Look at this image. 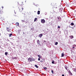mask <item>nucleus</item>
<instances>
[{
  "label": "nucleus",
  "instance_id": "obj_1",
  "mask_svg": "<svg viewBox=\"0 0 76 76\" xmlns=\"http://www.w3.org/2000/svg\"><path fill=\"white\" fill-rule=\"evenodd\" d=\"M23 5L22 4H20V7H19V10L20 12H22V10H23Z\"/></svg>",
  "mask_w": 76,
  "mask_h": 76
},
{
  "label": "nucleus",
  "instance_id": "obj_2",
  "mask_svg": "<svg viewBox=\"0 0 76 76\" xmlns=\"http://www.w3.org/2000/svg\"><path fill=\"white\" fill-rule=\"evenodd\" d=\"M45 20H44V19H43L41 20V22H42V23H45Z\"/></svg>",
  "mask_w": 76,
  "mask_h": 76
},
{
  "label": "nucleus",
  "instance_id": "obj_3",
  "mask_svg": "<svg viewBox=\"0 0 76 76\" xmlns=\"http://www.w3.org/2000/svg\"><path fill=\"white\" fill-rule=\"evenodd\" d=\"M28 61H32V58H31L30 57L29 58H28Z\"/></svg>",
  "mask_w": 76,
  "mask_h": 76
},
{
  "label": "nucleus",
  "instance_id": "obj_4",
  "mask_svg": "<svg viewBox=\"0 0 76 76\" xmlns=\"http://www.w3.org/2000/svg\"><path fill=\"white\" fill-rule=\"evenodd\" d=\"M68 72L69 75H71V76L72 75H73L72 73L71 72H70V71L69 70Z\"/></svg>",
  "mask_w": 76,
  "mask_h": 76
},
{
  "label": "nucleus",
  "instance_id": "obj_5",
  "mask_svg": "<svg viewBox=\"0 0 76 76\" xmlns=\"http://www.w3.org/2000/svg\"><path fill=\"white\" fill-rule=\"evenodd\" d=\"M37 42L38 44H39V45H40V43L39 42V40H37Z\"/></svg>",
  "mask_w": 76,
  "mask_h": 76
},
{
  "label": "nucleus",
  "instance_id": "obj_6",
  "mask_svg": "<svg viewBox=\"0 0 76 76\" xmlns=\"http://www.w3.org/2000/svg\"><path fill=\"white\" fill-rule=\"evenodd\" d=\"M7 31H8V32H10V29H9V28H7Z\"/></svg>",
  "mask_w": 76,
  "mask_h": 76
},
{
  "label": "nucleus",
  "instance_id": "obj_7",
  "mask_svg": "<svg viewBox=\"0 0 76 76\" xmlns=\"http://www.w3.org/2000/svg\"><path fill=\"white\" fill-rule=\"evenodd\" d=\"M12 60H15H15H16V59H17V57H12Z\"/></svg>",
  "mask_w": 76,
  "mask_h": 76
},
{
  "label": "nucleus",
  "instance_id": "obj_8",
  "mask_svg": "<svg viewBox=\"0 0 76 76\" xmlns=\"http://www.w3.org/2000/svg\"><path fill=\"white\" fill-rule=\"evenodd\" d=\"M69 37L71 39H73L74 38L73 36L72 35L69 36Z\"/></svg>",
  "mask_w": 76,
  "mask_h": 76
},
{
  "label": "nucleus",
  "instance_id": "obj_9",
  "mask_svg": "<svg viewBox=\"0 0 76 76\" xmlns=\"http://www.w3.org/2000/svg\"><path fill=\"white\" fill-rule=\"evenodd\" d=\"M15 25H16L17 26H19V24L18 23H15Z\"/></svg>",
  "mask_w": 76,
  "mask_h": 76
},
{
  "label": "nucleus",
  "instance_id": "obj_10",
  "mask_svg": "<svg viewBox=\"0 0 76 76\" xmlns=\"http://www.w3.org/2000/svg\"><path fill=\"white\" fill-rule=\"evenodd\" d=\"M43 35L42 34H40L39 35V37H40V38L41 37H42V36Z\"/></svg>",
  "mask_w": 76,
  "mask_h": 76
},
{
  "label": "nucleus",
  "instance_id": "obj_11",
  "mask_svg": "<svg viewBox=\"0 0 76 76\" xmlns=\"http://www.w3.org/2000/svg\"><path fill=\"white\" fill-rule=\"evenodd\" d=\"M38 15H39L40 14V11H38L37 13Z\"/></svg>",
  "mask_w": 76,
  "mask_h": 76
},
{
  "label": "nucleus",
  "instance_id": "obj_12",
  "mask_svg": "<svg viewBox=\"0 0 76 76\" xmlns=\"http://www.w3.org/2000/svg\"><path fill=\"white\" fill-rule=\"evenodd\" d=\"M0 13H1V14H3V11H2V10H1L0 11Z\"/></svg>",
  "mask_w": 76,
  "mask_h": 76
},
{
  "label": "nucleus",
  "instance_id": "obj_13",
  "mask_svg": "<svg viewBox=\"0 0 76 76\" xmlns=\"http://www.w3.org/2000/svg\"><path fill=\"white\" fill-rule=\"evenodd\" d=\"M70 25L71 26H73L74 25V23H72L70 24Z\"/></svg>",
  "mask_w": 76,
  "mask_h": 76
},
{
  "label": "nucleus",
  "instance_id": "obj_14",
  "mask_svg": "<svg viewBox=\"0 0 76 76\" xmlns=\"http://www.w3.org/2000/svg\"><path fill=\"white\" fill-rule=\"evenodd\" d=\"M64 53H63L61 54V57H64Z\"/></svg>",
  "mask_w": 76,
  "mask_h": 76
},
{
  "label": "nucleus",
  "instance_id": "obj_15",
  "mask_svg": "<svg viewBox=\"0 0 76 76\" xmlns=\"http://www.w3.org/2000/svg\"><path fill=\"white\" fill-rule=\"evenodd\" d=\"M35 67H36V68H38V66H37V65H35Z\"/></svg>",
  "mask_w": 76,
  "mask_h": 76
},
{
  "label": "nucleus",
  "instance_id": "obj_16",
  "mask_svg": "<svg viewBox=\"0 0 76 76\" xmlns=\"http://www.w3.org/2000/svg\"><path fill=\"white\" fill-rule=\"evenodd\" d=\"M57 44H58V42H56L55 44V45H57Z\"/></svg>",
  "mask_w": 76,
  "mask_h": 76
},
{
  "label": "nucleus",
  "instance_id": "obj_17",
  "mask_svg": "<svg viewBox=\"0 0 76 76\" xmlns=\"http://www.w3.org/2000/svg\"><path fill=\"white\" fill-rule=\"evenodd\" d=\"M37 20V18H35V20H34V22L36 21V20Z\"/></svg>",
  "mask_w": 76,
  "mask_h": 76
},
{
  "label": "nucleus",
  "instance_id": "obj_18",
  "mask_svg": "<svg viewBox=\"0 0 76 76\" xmlns=\"http://www.w3.org/2000/svg\"><path fill=\"white\" fill-rule=\"evenodd\" d=\"M38 56L39 57V58H41V56H40V55H38Z\"/></svg>",
  "mask_w": 76,
  "mask_h": 76
},
{
  "label": "nucleus",
  "instance_id": "obj_19",
  "mask_svg": "<svg viewBox=\"0 0 76 76\" xmlns=\"http://www.w3.org/2000/svg\"><path fill=\"white\" fill-rule=\"evenodd\" d=\"M65 68L66 69V70H68L67 67V66H65Z\"/></svg>",
  "mask_w": 76,
  "mask_h": 76
},
{
  "label": "nucleus",
  "instance_id": "obj_20",
  "mask_svg": "<svg viewBox=\"0 0 76 76\" xmlns=\"http://www.w3.org/2000/svg\"><path fill=\"white\" fill-rule=\"evenodd\" d=\"M11 35H12V34H9V37H11Z\"/></svg>",
  "mask_w": 76,
  "mask_h": 76
},
{
  "label": "nucleus",
  "instance_id": "obj_21",
  "mask_svg": "<svg viewBox=\"0 0 76 76\" xmlns=\"http://www.w3.org/2000/svg\"><path fill=\"white\" fill-rule=\"evenodd\" d=\"M5 54L6 56L7 54V52H6L5 53Z\"/></svg>",
  "mask_w": 76,
  "mask_h": 76
},
{
  "label": "nucleus",
  "instance_id": "obj_22",
  "mask_svg": "<svg viewBox=\"0 0 76 76\" xmlns=\"http://www.w3.org/2000/svg\"><path fill=\"white\" fill-rule=\"evenodd\" d=\"M51 72L53 74V73H54V71H53V70H52Z\"/></svg>",
  "mask_w": 76,
  "mask_h": 76
},
{
  "label": "nucleus",
  "instance_id": "obj_23",
  "mask_svg": "<svg viewBox=\"0 0 76 76\" xmlns=\"http://www.w3.org/2000/svg\"><path fill=\"white\" fill-rule=\"evenodd\" d=\"M44 69H47V68L46 67H45L44 68Z\"/></svg>",
  "mask_w": 76,
  "mask_h": 76
},
{
  "label": "nucleus",
  "instance_id": "obj_24",
  "mask_svg": "<svg viewBox=\"0 0 76 76\" xmlns=\"http://www.w3.org/2000/svg\"><path fill=\"white\" fill-rule=\"evenodd\" d=\"M52 64H54V61H53L52 62Z\"/></svg>",
  "mask_w": 76,
  "mask_h": 76
},
{
  "label": "nucleus",
  "instance_id": "obj_25",
  "mask_svg": "<svg viewBox=\"0 0 76 76\" xmlns=\"http://www.w3.org/2000/svg\"><path fill=\"white\" fill-rule=\"evenodd\" d=\"M58 28H60V27L59 26H58Z\"/></svg>",
  "mask_w": 76,
  "mask_h": 76
},
{
  "label": "nucleus",
  "instance_id": "obj_26",
  "mask_svg": "<svg viewBox=\"0 0 76 76\" xmlns=\"http://www.w3.org/2000/svg\"><path fill=\"white\" fill-rule=\"evenodd\" d=\"M22 22H24L25 21H24V20H22Z\"/></svg>",
  "mask_w": 76,
  "mask_h": 76
},
{
  "label": "nucleus",
  "instance_id": "obj_27",
  "mask_svg": "<svg viewBox=\"0 0 76 76\" xmlns=\"http://www.w3.org/2000/svg\"><path fill=\"white\" fill-rule=\"evenodd\" d=\"M38 60H39H39H40V58H38Z\"/></svg>",
  "mask_w": 76,
  "mask_h": 76
},
{
  "label": "nucleus",
  "instance_id": "obj_28",
  "mask_svg": "<svg viewBox=\"0 0 76 76\" xmlns=\"http://www.w3.org/2000/svg\"><path fill=\"white\" fill-rule=\"evenodd\" d=\"M40 62H42V63L43 62V61L42 60H41L40 61Z\"/></svg>",
  "mask_w": 76,
  "mask_h": 76
},
{
  "label": "nucleus",
  "instance_id": "obj_29",
  "mask_svg": "<svg viewBox=\"0 0 76 76\" xmlns=\"http://www.w3.org/2000/svg\"><path fill=\"white\" fill-rule=\"evenodd\" d=\"M1 8H2V9H3L4 8V7L3 6H2Z\"/></svg>",
  "mask_w": 76,
  "mask_h": 76
},
{
  "label": "nucleus",
  "instance_id": "obj_30",
  "mask_svg": "<svg viewBox=\"0 0 76 76\" xmlns=\"http://www.w3.org/2000/svg\"><path fill=\"white\" fill-rule=\"evenodd\" d=\"M44 42H46V41H45V40H44Z\"/></svg>",
  "mask_w": 76,
  "mask_h": 76
},
{
  "label": "nucleus",
  "instance_id": "obj_31",
  "mask_svg": "<svg viewBox=\"0 0 76 76\" xmlns=\"http://www.w3.org/2000/svg\"><path fill=\"white\" fill-rule=\"evenodd\" d=\"M62 76H64V75H62Z\"/></svg>",
  "mask_w": 76,
  "mask_h": 76
},
{
  "label": "nucleus",
  "instance_id": "obj_32",
  "mask_svg": "<svg viewBox=\"0 0 76 76\" xmlns=\"http://www.w3.org/2000/svg\"><path fill=\"white\" fill-rule=\"evenodd\" d=\"M0 48H1V46H0Z\"/></svg>",
  "mask_w": 76,
  "mask_h": 76
},
{
  "label": "nucleus",
  "instance_id": "obj_33",
  "mask_svg": "<svg viewBox=\"0 0 76 76\" xmlns=\"http://www.w3.org/2000/svg\"><path fill=\"white\" fill-rule=\"evenodd\" d=\"M72 48H73V49L75 48V47H73Z\"/></svg>",
  "mask_w": 76,
  "mask_h": 76
},
{
  "label": "nucleus",
  "instance_id": "obj_34",
  "mask_svg": "<svg viewBox=\"0 0 76 76\" xmlns=\"http://www.w3.org/2000/svg\"><path fill=\"white\" fill-rule=\"evenodd\" d=\"M0 36H1V33H0Z\"/></svg>",
  "mask_w": 76,
  "mask_h": 76
},
{
  "label": "nucleus",
  "instance_id": "obj_35",
  "mask_svg": "<svg viewBox=\"0 0 76 76\" xmlns=\"http://www.w3.org/2000/svg\"><path fill=\"white\" fill-rule=\"evenodd\" d=\"M73 46H76V45H73Z\"/></svg>",
  "mask_w": 76,
  "mask_h": 76
},
{
  "label": "nucleus",
  "instance_id": "obj_36",
  "mask_svg": "<svg viewBox=\"0 0 76 76\" xmlns=\"http://www.w3.org/2000/svg\"><path fill=\"white\" fill-rule=\"evenodd\" d=\"M56 60V61H57V59H56V60Z\"/></svg>",
  "mask_w": 76,
  "mask_h": 76
},
{
  "label": "nucleus",
  "instance_id": "obj_37",
  "mask_svg": "<svg viewBox=\"0 0 76 76\" xmlns=\"http://www.w3.org/2000/svg\"><path fill=\"white\" fill-rule=\"evenodd\" d=\"M56 62H57V61H56Z\"/></svg>",
  "mask_w": 76,
  "mask_h": 76
},
{
  "label": "nucleus",
  "instance_id": "obj_38",
  "mask_svg": "<svg viewBox=\"0 0 76 76\" xmlns=\"http://www.w3.org/2000/svg\"><path fill=\"white\" fill-rule=\"evenodd\" d=\"M35 12V11H34Z\"/></svg>",
  "mask_w": 76,
  "mask_h": 76
}]
</instances>
